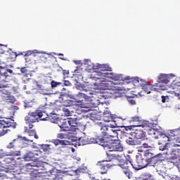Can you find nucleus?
I'll return each mask as SVG.
<instances>
[{"instance_id":"obj_35","label":"nucleus","mask_w":180,"mask_h":180,"mask_svg":"<svg viewBox=\"0 0 180 180\" xmlns=\"http://www.w3.org/2000/svg\"><path fill=\"white\" fill-rule=\"evenodd\" d=\"M106 127H108V130L104 131H105L106 133H108V131H112V133H113L114 135L111 136H113V137H117V131H120V129H119V128H115L116 129H109V127L106 126Z\"/></svg>"},{"instance_id":"obj_56","label":"nucleus","mask_w":180,"mask_h":180,"mask_svg":"<svg viewBox=\"0 0 180 180\" xmlns=\"http://www.w3.org/2000/svg\"><path fill=\"white\" fill-rule=\"evenodd\" d=\"M166 101H167V97H165V96H162V102L163 103H165Z\"/></svg>"},{"instance_id":"obj_1","label":"nucleus","mask_w":180,"mask_h":180,"mask_svg":"<svg viewBox=\"0 0 180 180\" xmlns=\"http://www.w3.org/2000/svg\"><path fill=\"white\" fill-rule=\"evenodd\" d=\"M96 124L98 126L99 130H101L102 134V136L97 139L99 146H102L104 150H106L107 153L112 151H123V146L120 144V140L112 135H109V132H106L109 130V128H108L103 122H98Z\"/></svg>"},{"instance_id":"obj_10","label":"nucleus","mask_w":180,"mask_h":180,"mask_svg":"<svg viewBox=\"0 0 180 180\" xmlns=\"http://www.w3.org/2000/svg\"><path fill=\"white\" fill-rule=\"evenodd\" d=\"M123 136L126 137L125 143L127 146H130L131 147H136L137 146H140L141 144V141L137 140L134 135L131 133L123 132Z\"/></svg>"},{"instance_id":"obj_17","label":"nucleus","mask_w":180,"mask_h":180,"mask_svg":"<svg viewBox=\"0 0 180 180\" xmlns=\"http://www.w3.org/2000/svg\"><path fill=\"white\" fill-rule=\"evenodd\" d=\"M140 81L142 82L141 83V86L144 92L146 94H151V91H153V86L150 84V82H146L142 79H141Z\"/></svg>"},{"instance_id":"obj_33","label":"nucleus","mask_w":180,"mask_h":180,"mask_svg":"<svg viewBox=\"0 0 180 180\" xmlns=\"http://www.w3.org/2000/svg\"><path fill=\"white\" fill-rule=\"evenodd\" d=\"M51 86L52 89H54V88H57V86H63V83L56 82L55 80H52L51 82Z\"/></svg>"},{"instance_id":"obj_22","label":"nucleus","mask_w":180,"mask_h":180,"mask_svg":"<svg viewBox=\"0 0 180 180\" xmlns=\"http://www.w3.org/2000/svg\"><path fill=\"white\" fill-rule=\"evenodd\" d=\"M156 171H157L158 175L162 176V178H163V179H171V176H169V175H168V174L167 173L165 167H162V168L158 167V169H156Z\"/></svg>"},{"instance_id":"obj_47","label":"nucleus","mask_w":180,"mask_h":180,"mask_svg":"<svg viewBox=\"0 0 180 180\" xmlns=\"http://www.w3.org/2000/svg\"><path fill=\"white\" fill-rule=\"evenodd\" d=\"M70 74V70H63V75L65 77V75H68Z\"/></svg>"},{"instance_id":"obj_2","label":"nucleus","mask_w":180,"mask_h":180,"mask_svg":"<svg viewBox=\"0 0 180 180\" xmlns=\"http://www.w3.org/2000/svg\"><path fill=\"white\" fill-rule=\"evenodd\" d=\"M150 120L151 122L143 120L141 122V124H139V126L143 128L148 127V134H150V136L156 135V136H155V139H160V141H159L158 143H165L166 141H168V140H169V138L167 136L166 134H164L162 133V131H160V129L154 128L157 126V124H158V122L157 121L158 120V118L156 117L155 120L150 119Z\"/></svg>"},{"instance_id":"obj_37","label":"nucleus","mask_w":180,"mask_h":180,"mask_svg":"<svg viewBox=\"0 0 180 180\" xmlns=\"http://www.w3.org/2000/svg\"><path fill=\"white\" fill-rule=\"evenodd\" d=\"M30 141L31 143H33V141L27 139L25 136H18L16 139H14L13 141Z\"/></svg>"},{"instance_id":"obj_4","label":"nucleus","mask_w":180,"mask_h":180,"mask_svg":"<svg viewBox=\"0 0 180 180\" xmlns=\"http://www.w3.org/2000/svg\"><path fill=\"white\" fill-rule=\"evenodd\" d=\"M102 68L101 72H97L96 78L97 79H101L102 77L105 78H110V79H113V81H123V77L122 75H117L116 73L107 72V71H112V68L109 67L108 65H104Z\"/></svg>"},{"instance_id":"obj_48","label":"nucleus","mask_w":180,"mask_h":180,"mask_svg":"<svg viewBox=\"0 0 180 180\" xmlns=\"http://www.w3.org/2000/svg\"><path fill=\"white\" fill-rule=\"evenodd\" d=\"M106 167H104V168H102L101 169H103V171L101 172V174H102V175H103V174H106V172H108V169H106Z\"/></svg>"},{"instance_id":"obj_43","label":"nucleus","mask_w":180,"mask_h":180,"mask_svg":"<svg viewBox=\"0 0 180 180\" xmlns=\"http://www.w3.org/2000/svg\"><path fill=\"white\" fill-rule=\"evenodd\" d=\"M65 95H67L66 93L60 92V93H59V99H62V101H64V99L63 98V96H65Z\"/></svg>"},{"instance_id":"obj_55","label":"nucleus","mask_w":180,"mask_h":180,"mask_svg":"<svg viewBox=\"0 0 180 180\" xmlns=\"http://www.w3.org/2000/svg\"><path fill=\"white\" fill-rule=\"evenodd\" d=\"M143 146L144 147V148H150V145H148V143H143Z\"/></svg>"},{"instance_id":"obj_42","label":"nucleus","mask_w":180,"mask_h":180,"mask_svg":"<svg viewBox=\"0 0 180 180\" xmlns=\"http://www.w3.org/2000/svg\"><path fill=\"white\" fill-rule=\"evenodd\" d=\"M57 138L60 139V140H63L64 139H67V135L63 133H60L57 134Z\"/></svg>"},{"instance_id":"obj_19","label":"nucleus","mask_w":180,"mask_h":180,"mask_svg":"<svg viewBox=\"0 0 180 180\" xmlns=\"http://www.w3.org/2000/svg\"><path fill=\"white\" fill-rule=\"evenodd\" d=\"M51 143H53V144H54L56 147L57 146H63V147H65V146H68V144H72L71 141L65 139H52L51 140Z\"/></svg>"},{"instance_id":"obj_16","label":"nucleus","mask_w":180,"mask_h":180,"mask_svg":"<svg viewBox=\"0 0 180 180\" xmlns=\"http://www.w3.org/2000/svg\"><path fill=\"white\" fill-rule=\"evenodd\" d=\"M168 137L169 140L166 141H171L172 140H177L179 139V129L169 130L168 133L166 134Z\"/></svg>"},{"instance_id":"obj_60","label":"nucleus","mask_w":180,"mask_h":180,"mask_svg":"<svg viewBox=\"0 0 180 180\" xmlns=\"http://www.w3.org/2000/svg\"><path fill=\"white\" fill-rule=\"evenodd\" d=\"M7 72H9V74H13V71L11 69H6Z\"/></svg>"},{"instance_id":"obj_14","label":"nucleus","mask_w":180,"mask_h":180,"mask_svg":"<svg viewBox=\"0 0 180 180\" xmlns=\"http://www.w3.org/2000/svg\"><path fill=\"white\" fill-rule=\"evenodd\" d=\"M162 155V153L154 155L152 159L150 160L148 165H150V167H154V168L158 167V164L161 163V161H162L161 159L163 158Z\"/></svg>"},{"instance_id":"obj_40","label":"nucleus","mask_w":180,"mask_h":180,"mask_svg":"<svg viewBox=\"0 0 180 180\" xmlns=\"http://www.w3.org/2000/svg\"><path fill=\"white\" fill-rule=\"evenodd\" d=\"M72 84L70 81L65 80V77H63V86H71Z\"/></svg>"},{"instance_id":"obj_20","label":"nucleus","mask_w":180,"mask_h":180,"mask_svg":"<svg viewBox=\"0 0 180 180\" xmlns=\"http://www.w3.org/2000/svg\"><path fill=\"white\" fill-rule=\"evenodd\" d=\"M103 117H104V122H106L107 123H109V122H114L116 121L115 119H116V115H112L109 113V111L106 110L103 112Z\"/></svg>"},{"instance_id":"obj_38","label":"nucleus","mask_w":180,"mask_h":180,"mask_svg":"<svg viewBox=\"0 0 180 180\" xmlns=\"http://www.w3.org/2000/svg\"><path fill=\"white\" fill-rule=\"evenodd\" d=\"M124 79H126L127 81L131 79L132 81H134L135 83L136 82L137 84H139V82H140V78H139V77H131V78L129 76H128V77H125Z\"/></svg>"},{"instance_id":"obj_13","label":"nucleus","mask_w":180,"mask_h":180,"mask_svg":"<svg viewBox=\"0 0 180 180\" xmlns=\"http://www.w3.org/2000/svg\"><path fill=\"white\" fill-rule=\"evenodd\" d=\"M46 162L41 161L32 162L31 163L27 164L28 167H32V169L34 171H44L46 169Z\"/></svg>"},{"instance_id":"obj_5","label":"nucleus","mask_w":180,"mask_h":180,"mask_svg":"<svg viewBox=\"0 0 180 180\" xmlns=\"http://www.w3.org/2000/svg\"><path fill=\"white\" fill-rule=\"evenodd\" d=\"M154 157V154L150 150H147L143 152V155L136 156V164L138 169H143L146 167H148L150 160Z\"/></svg>"},{"instance_id":"obj_39","label":"nucleus","mask_w":180,"mask_h":180,"mask_svg":"<svg viewBox=\"0 0 180 180\" xmlns=\"http://www.w3.org/2000/svg\"><path fill=\"white\" fill-rule=\"evenodd\" d=\"M82 172H85V168L84 167H79L76 170H75V173L76 175H78V174H81Z\"/></svg>"},{"instance_id":"obj_28","label":"nucleus","mask_w":180,"mask_h":180,"mask_svg":"<svg viewBox=\"0 0 180 180\" xmlns=\"http://www.w3.org/2000/svg\"><path fill=\"white\" fill-rule=\"evenodd\" d=\"M34 155H36L34 153L28 152L23 155V160H25V161H32L34 158Z\"/></svg>"},{"instance_id":"obj_6","label":"nucleus","mask_w":180,"mask_h":180,"mask_svg":"<svg viewBox=\"0 0 180 180\" xmlns=\"http://www.w3.org/2000/svg\"><path fill=\"white\" fill-rule=\"evenodd\" d=\"M29 115L30 117H25L26 122H28L27 123H34L37 120L41 119L42 116H45L44 118L41 119V121L42 122H46L50 119V117H49V115L46 113V112L40 110H36L34 112H29Z\"/></svg>"},{"instance_id":"obj_23","label":"nucleus","mask_w":180,"mask_h":180,"mask_svg":"<svg viewBox=\"0 0 180 180\" xmlns=\"http://www.w3.org/2000/svg\"><path fill=\"white\" fill-rule=\"evenodd\" d=\"M19 155H20V150H11L7 153L0 152V157H19Z\"/></svg>"},{"instance_id":"obj_63","label":"nucleus","mask_w":180,"mask_h":180,"mask_svg":"<svg viewBox=\"0 0 180 180\" xmlns=\"http://www.w3.org/2000/svg\"><path fill=\"white\" fill-rule=\"evenodd\" d=\"M159 86H160L161 91H165V86H161V85H160Z\"/></svg>"},{"instance_id":"obj_54","label":"nucleus","mask_w":180,"mask_h":180,"mask_svg":"<svg viewBox=\"0 0 180 180\" xmlns=\"http://www.w3.org/2000/svg\"><path fill=\"white\" fill-rule=\"evenodd\" d=\"M89 176L91 180H99V179L95 178V176H94L92 174H89Z\"/></svg>"},{"instance_id":"obj_64","label":"nucleus","mask_w":180,"mask_h":180,"mask_svg":"<svg viewBox=\"0 0 180 180\" xmlns=\"http://www.w3.org/2000/svg\"><path fill=\"white\" fill-rule=\"evenodd\" d=\"M75 160H77V161H81V158H78V157H74Z\"/></svg>"},{"instance_id":"obj_30","label":"nucleus","mask_w":180,"mask_h":180,"mask_svg":"<svg viewBox=\"0 0 180 180\" xmlns=\"http://www.w3.org/2000/svg\"><path fill=\"white\" fill-rule=\"evenodd\" d=\"M108 162V160H103L101 162H98L97 163V165L99 167L100 169H102V168H110V167H112V165H110V164L106 163Z\"/></svg>"},{"instance_id":"obj_53","label":"nucleus","mask_w":180,"mask_h":180,"mask_svg":"<svg viewBox=\"0 0 180 180\" xmlns=\"http://www.w3.org/2000/svg\"><path fill=\"white\" fill-rule=\"evenodd\" d=\"M172 180H180V177H179L178 176H173L171 178Z\"/></svg>"},{"instance_id":"obj_51","label":"nucleus","mask_w":180,"mask_h":180,"mask_svg":"<svg viewBox=\"0 0 180 180\" xmlns=\"http://www.w3.org/2000/svg\"><path fill=\"white\" fill-rule=\"evenodd\" d=\"M128 101H129V103H130L131 105H136V101L133 99L128 100Z\"/></svg>"},{"instance_id":"obj_15","label":"nucleus","mask_w":180,"mask_h":180,"mask_svg":"<svg viewBox=\"0 0 180 180\" xmlns=\"http://www.w3.org/2000/svg\"><path fill=\"white\" fill-rule=\"evenodd\" d=\"M132 135L134 136V138L136 140H139V141H144V140H147V138L146 136V131L141 130V129H136L134 131L131 132Z\"/></svg>"},{"instance_id":"obj_36","label":"nucleus","mask_w":180,"mask_h":180,"mask_svg":"<svg viewBox=\"0 0 180 180\" xmlns=\"http://www.w3.org/2000/svg\"><path fill=\"white\" fill-rule=\"evenodd\" d=\"M41 149L44 152V153H49L50 152V145L49 144H44L41 146Z\"/></svg>"},{"instance_id":"obj_57","label":"nucleus","mask_w":180,"mask_h":180,"mask_svg":"<svg viewBox=\"0 0 180 180\" xmlns=\"http://www.w3.org/2000/svg\"><path fill=\"white\" fill-rule=\"evenodd\" d=\"M98 99H106V97L103 94L98 96Z\"/></svg>"},{"instance_id":"obj_45","label":"nucleus","mask_w":180,"mask_h":180,"mask_svg":"<svg viewBox=\"0 0 180 180\" xmlns=\"http://www.w3.org/2000/svg\"><path fill=\"white\" fill-rule=\"evenodd\" d=\"M20 72H22V74H26V72H27V70L26 69V67L21 68Z\"/></svg>"},{"instance_id":"obj_41","label":"nucleus","mask_w":180,"mask_h":180,"mask_svg":"<svg viewBox=\"0 0 180 180\" xmlns=\"http://www.w3.org/2000/svg\"><path fill=\"white\" fill-rule=\"evenodd\" d=\"M114 124H110L108 127H110V130L112 129H119V127H120V126L117 125V124H116V122H112Z\"/></svg>"},{"instance_id":"obj_9","label":"nucleus","mask_w":180,"mask_h":180,"mask_svg":"<svg viewBox=\"0 0 180 180\" xmlns=\"http://www.w3.org/2000/svg\"><path fill=\"white\" fill-rule=\"evenodd\" d=\"M8 127L16 129V122L12 123L8 119L6 120H0V137L5 136L8 133V129L5 130L4 129H8Z\"/></svg>"},{"instance_id":"obj_58","label":"nucleus","mask_w":180,"mask_h":180,"mask_svg":"<svg viewBox=\"0 0 180 180\" xmlns=\"http://www.w3.org/2000/svg\"><path fill=\"white\" fill-rule=\"evenodd\" d=\"M1 75L5 77V78H6L7 77H9V75H8V72H5L4 73H1Z\"/></svg>"},{"instance_id":"obj_25","label":"nucleus","mask_w":180,"mask_h":180,"mask_svg":"<svg viewBox=\"0 0 180 180\" xmlns=\"http://www.w3.org/2000/svg\"><path fill=\"white\" fill-rule=\"evenodd\" d=\"M65 116H72V113L75 112V107H64L62 109Z\"/></svg>"},{"instance_id":"obj_44","label":"nucleus","mask_w":180,"mask_h":180,"mask_svg":"<svg viewBox=\"0 0 180 180\" xmlns=\"http://www.w3.org/2000/svg\"><path fill=\"white\" fill-rule=\"evenodd\" d=\"M35 134H36V131L34 129L28 131L29 136H34Z\"/></svg>"},{"instance_id":"obj_27","label":"nucleus","mask_w":180,"mask_h":180,"mask_svg":"<svg viewBox=\"0 0 180 180\" xmlns=\"http://www.w3.org/2000/svg\"><path fill=\"white\" fill-rule=\"evenodd\" d=\"M86 92H87L86 94L85 93L79 92L77 94V96L78 98H84V99H89V98H91L90 95H94V93H92V91H89H89Z\"/></svg>"},{"instance_id":"obj_34","label":"nucleus","mask_w":180,"mask_h":180,"mask_svg":"<svg viewBox=\"0 0 180 180\" xmlns=\"http://www.w3.org/2000/svg\"><path fill=\"white\" fill-rule=\"evenodd\" d=\"M120 127H124L126 131H129V130H134L135 127H140V125L120 126Z\"/></svg>"},{"instance_id":"obj_7","label":"nucleus","mask_w":180,"mask_h":180,"mask_svg":"<svg viewBox=\"0 0 180 180\" xmlns=\"http://www.w3.org/2000/svg\"><path fill=\"white\" fill-rule=\"evenodd\" d=\"M91 79L93 81H98L94 83V86H96L97 89H100V91H108L109 89H111L112 87L110 86V84L108 83L106 81L105 77H102L101 79L96 78V77H91Z\"/></svg>"},{"instance_id":"obj_50","label":"nucleus","mask_w":180,"mask_h":180,"mask_svg":"<svg viewBox=\"0 0 180 180\" xmlns=\"http://www.w3.org/2000/svg\"><path fill=\"white\" fill-rule=\"evenodd\" d=\"M15 141H13V142L10 143L8 146H7V148H13V143Z\"/></svg>"},{"instance_id":"obj_62","label":"nucleus","mask_w":180,"mask_h":180,"mask_svg":"<svg viewBox=\"0 0 180 180\" xmlns=\"http://www.w3.org/2000/svg\"><path fill=\"white\" fill-rule=\"evenodd\" d=\"M152 89H153L152 91H155V92H158V88L153 87V86H152Z\"/></svg>"},{"instance_id":"obj_32","label":"nucleus","mask_w":180,"mask_h":180,"mask_svg":"<svg viewBox=\"0 0 180 180\" xmlns=\"http://www.w3.org/2000/svg\"><path fill=\"white\" fill-rule=\"evenodd\" d=\"M63 106H65V108H74V101L65 100L63 102Z\"/></svg>"},{"instance_id":"obj_29","label":"nucleus","mask_w":180,"mask_h":180,"mask_svg":"<svg viewBox=\"0 0 180 180\" xmlns=\"http://www.w3.org/2000/svg\"><path fill=\"white\" fill-rule=\"evenodd\" d=\"M76 89H78L79 91H84L85 92H88L89 88L86 86V84L77 83L75 84Z\"/></svg>"},{"instance_id":"obj_3","label":"nucleus","mask_w":180,"mask_h":180,"mask_svg":"<svg viewBox=\"0 0 180 180\" xmlns=\"http://www.w3.org/2000/svg\"><path fill=\"white\" fill-rule=\"evenodd\" d=\"M159 150L160 151H165L162 153L163 155H166L165 158L168 160L169 162H172L174 165H179L180 163V155L179 149H175L173 151H169V143H158Z\"/></svg>"},{"instance_id":"obj_12","label":"nucleus","mask_w":180,"mask_h":180,"mask_svg":"<svg viewBox=\"0 0 180 180\" xmlns=\"http://www.w3.org/2000/svg\"><path fill=\"white\" fill-rule=\"evenodd\" d=\"M84 64L87 68H89V70H98V72H101L103 70L102 68L105 66V65H101L99 63L94 65L89 59H84ZM98 72H96V74H98Z\"/></svg>"},{"instance_id":"obj_8","label":"nucleus","mask_w":180,"mask_h":180,"mask_svg":"<svg viewBox=\"0 0 180 180\" xmlns=\"http://www.w3.org/2000/svg\"><path fill=\"white\" fill-rule=\"evenodd\" d=\"M119 167H120L123 169L124 174H126V176L130 179V174H131V172H130V168H134V169H136V171H139L138 169L139 166L137 165H134L133 162L130 160H127L124 162L123 163H120L118 165Z\"/></svg>"},{"instance_id":"obj_49","label":"nucleus","mask_w":180,"mask_h":180,"mask_svg":"<svg viewBox=\"0 0 180 180\" xmlns=\"http://www.w3.org/2000/svg\"><path fill=\"white\" fill-rule=\"evenodd\" d=\"M140 117H133L132 120L133 122H140Z\"/></svg>"},{"instance_id":"obj_18","label":"nucleus","mask_w":180,"mask_h":180,"mask_svg":"<svg viewBox=\"0 0 180 180\" xmlns=\"http://www.w3.org/2000/svg\"><path fill=\"white\" fill-rule=\"evenodd\" d=\"M171 77H174V74L165 75L161 74L158 78V82H161L162 84H168L171 79Z\"/></svg>"},{"instance_id":"obj_21","label":"nucleus","mask_w":180,"mask_h":180,"mask_svg":"<svg viewBox=\"0 0 180 180\" xmlns=\"http://www.w3.org/2000/svg\"><path fill=\"white\" fill-rule=\"evenodd\" d=\"M103 117H104V122H106L107 123H109V122H114L116 121L115 119H116V115H112L109 113V111L106 110L103 112Z\"/></svg>"},{"instance_id":"obj_24","label":"nucleus","mask_w":180,"mask_h":180,"mask_svg":"<svg viewBox=\"0 0 180 180\" xmlns=\"http://www.w3.org/2000/svg\"><path fill=\"white\" fill-rule=\"evenodd\" d=\"M61 129L60 131H68L70 130V122L68 118L67 120H63L61 122V124L59 126Z\"/></svg>"},{"instance_id":"obj_61","label":"nucleus","mask_w":180,"mask_h":180,"mask_svg":"<svg viewBox=\"0 0 180 180\" xmlns=\"http://www.w3.org/2000/svg\"><path fill=\"white\" fill-rule=\"evenodd\" d=\"M29 124H28V127H29V129H33V124H31V123H28Z\"/></svg>"},{"instance_id":"obj_46","label":"nucleus","mask_w":180,"mask_h":180,"mask_svg":"<svg viewBox=\"0 0 180 180\" xmlns=\"http://www.w3.org/2000/svg\"><path fill=\"white\" fill-rule=\"evenodd\" d=\"M75 113H77V115H82L84 113V112L82 111V110H77V109H75Z\"/></svg>"},{"instance_id":"obj_31","label":"nucleus","mask_w":180,"mask_h":180,"mask_svg":"<svg viewBox=\"0 0 180 180\" xmlns=\"http://www.w3.org/2000/svg\"><path fill=\"white\" fill-rule=\"evenodd\" d=\"M65 140L72 143V144H68V146H75V147H77V146H78V139L75 136H72L70 139Z\"/></svg>"},{"instance_id":"obj_11","label":"nucleus","mask_w":180,"mask_h":180,"mask_svg":"<svg viewBox=\"0 0 180 180\" xmlns=\"http://www.w3.org/2000/svg\"><path fill=\"white\" fill-rule=\"evenodd\" d=\"M98 139H100V136L96 138H91L90 139L88 137L84 136L78 138L77 146H86V144H98Z\"/></svg>"},{"instance_id":"obj_26","label":"nucleus","mask_w":180,"mask_h":180,"mask_svg":"<svg viewBox=\"0 0 180 180\" xmlns=\"http://www.w3.org/2000/svg\"><path fill=\"white\" fill-rule=\"evenodd\" d=\"M69 120V126L72 129H75V127H78V118H68Z\"/></svg>"},{"instance_id":"obj_52","label":"nucleus","mask_w":180,"mask_h":180,"mask_svg":"<svg viewBox=\"0 0 180 180\" xmlns=\"http://www.w3.org/2000/svg\"><path fill=\"white\" fill-rule=\"evenodd\" d=\"M34 52L32 51H28L25 53V56H32V54H33Z\"/></svg>"},{"instance_id":"obj_59","label":"nucleus","mask_w":180,"mask_h":180,"mask_svg":"<svg viewBox=\"0 0 180 180\" xmlns=\"http://www.w3.org/2000/svg\"><path fill=\"white\" fill-rule=\"evenodd\" d=\"M74 72L75 74H79V68L77 67V69L75 70Z\"/></svg>"}]
</instances>
